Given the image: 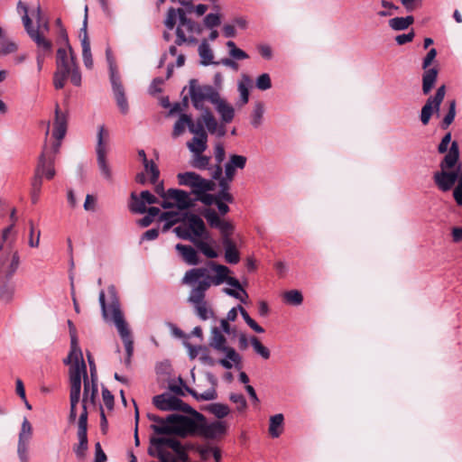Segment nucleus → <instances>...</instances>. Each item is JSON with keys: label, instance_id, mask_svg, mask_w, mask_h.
<instances>
[{"label": "nucleus", "instance_id": "obj_6", "mask_svg": "<svg viewBox=\"0 0 462 462\" xmlns=\"http://www.w3.org/2000/svg\"><path fill=\"white\" fill-rule=\"evenodd\" d=\"M147 418L154 423L151 425V429L157 435H175L185 438V426L182 418H187L185 415L177 413L170 414L166 418H162L158 415L148 413Z\"/></svg>", "mask_w": 462, "mask_h": 462}, {"label": "nucleus", "instance_id": "obj_8", "mask_svg": "<svg viewBox=\"0 0 462 462\" xmlns=\"http://www.w3.org/2000/svg\"><path fill=\"white\" fill-rule=\"evenodd\" d=\"M97 139L96 153L98 169L106 180H111L112 171L106 161L110 134L104 125L98 126Z\"/></svg>", "mask_w": 462, "mask_h": 462}, {"label": "nucleus", "instance_id": "obj_24", "mask_svg": "<svg viewBox=\"0 0 462 462\" xmlns=\"http://www.w3.org/2000/svg\"><path fill=\"white\" fill-rule=\"evenodd\" d=\"M167 199H173L180 210L188 209L194 205V200L189 197V193L182 189H169L167 190Z\"/></svg>", "mask_w": 462, "mask_h": 462}, {"label": "nucleus", "instance_id": "obj_12", "mask_svg": "<svg viewBox=\"0 0 462 462\" xmlns=\"http://www.w3.org/2000/svg\"><path fill=\"white\" fill-rule=\"evenodd\" d=\"M77 437L79 443L73 447V451L79 461L86 457V453L88 448V413L84 411H81L78 421Z\"/></svg>", "mask_w": 462, "mask_h": 462}, {"label": "nucleus", "instance_id": "obj_21", "mask_svg": "<svg viewBox=\"0 0 462 462\" xmlns=\"http://www.w3.org/2000/svg\"><path fill=\"white\" fill-rule=\"evenodd\" d=\"M181 403V400L170 393H163L152 398V404L163 411H176Z\"/></svg>", "mask_w": 462, "mask_h": 462}, {"label": "nucleus", "instance_id": "obj_9", "mask_svg": "<svg viewBox=\"0 0 462 462\" xmlns=\"http://www.w3.org/2000/svg\"><path fill=\"white\" fill-rule=\"evenodd\" d=\"M189 96L193 106L197 110L203 111L206 107L203 102L209 101L211 104L217 101L219 96L218 91L210 85H198L196 79L189 80Z\"/></svg>", "mask_w": 462, "mask_h": 462}, {"label": "nucleus", "instance_id": "obj_23", "mask_svg": "<svg viewBox=\"0 0 462 462\" xmlns=\"http://www.w3.org/2000/svg\"><path fill=\"white\" fill-rule=\"evenodd\" d=\"M177 19H179V26L181 28L182 26L186 27L190 18H188L186 15V12L182 8H173L170 7L167 12L166 19L164 20V25L168 30H172L176 24Z\"/></svg>", "mask_w": 462, "mask_h": 462}, {"label": "nucleus", "instance_id": "obj_18", "mask_svg": "<svg viewBox=\"0 0 462 462\" xmlns=\"http://www.w3.org/2000/svg\"><path fill=\"white\" fill-rule=\"evenodd\" d=\"M81 393V382L79 379L78 370L71 376V383H70V393H69V402H70V409L69 414V422L74 423L77 419V405L80 400Z\"/></svg>", "mask_w": 462, "mask_h": 462}, {"label": "nucleus", "instance_id": "obj_60", "mask_svg": "<svg viewBox=\"0 0 462 462\" xmlns=\"http://www.w3.org/2000/svg\"><path fill=\"white\" fill-rule=\"evenodd\" d=\"M195 195L197 196V200L200 201L202 204H204L207 207L212 206L217 203L216 193L211 194L208 192H205V193H198Z\"/></svg>", "mask_w": 462, "mask_h": 462}, {"label": "nucleus", "instance_id": "obj_56", "mask_svg": "<svg viewBox=\"0 0 462 462\" xmlns=\"http://www.w3.org/2000/svg\"><path fill=\"white\" fill-rule=\"evenodd\" d=\"M455 116H456V101L452 100V101L449 102L448 112L444 116V118L442 120L441 127L443 129L448 128L452 124V122L454 121Z\"/></svg>", "mask_w": 462, "mask_h": 462}, {"label": "nucleus", "instance_id": "obj_34", "mask_svg": "<svg viewBox=\"0 0 462 462\" xmlns=\"http://www.w3.org/2000/svg\"><path fill=\"white\" fill-rule=\"evenodd\" d=\"M69 358H71L74 362V365L69 368V382L71 383V372L76 366H79L84 362L83 355L80 347L79 346L78 341H70V351L69 354Z\"/></svg>", "mask_w": 462, "mask_h": 462}, {"label": "nucleus", "instance_id": "obj_52", "mask_svg": "<svg viewBox=\"0 0 462 462\" xmlns=\"http://www.w3.org/2000/svg\"><path fill=\"white\" fill-rule=\"evenodd\" d=\"M143 167L146 172L151 173L150 181L152 184H155L160 177V171L153 161H147L143 162Z\"/></svg>", "mask_w": 462, "mask_h": 462}, {"label": "nucleus", "instance_id": "obj_53", "mask_svg": "<svg viewBox=\"0 0 462 462\" xmlns=\"http://www.w3.org/2000/svg\"><path fill=\"white\" fill-rule=\"evenodd\" d=\"M19 265V255L18 253L15 252L13 254L12 261L6 269H4V263H1L0 269L2 268L3 273L5 274V277L12 278L14 273L16 272Z\"/></svg>", "mask_w": 462, "mask_h": 462}, {"label": "nucleus", "instance_id": "obj_3", "mask_svg": "<svg viewBox=\"0 0 462 462\" xmlns=\"http://www.w3.org/2000/svg\"><path fill=\"white\" fill-rule=\"evenodd\" d=\"M148 454L161 462H188L186 448L176 439L169 437H151Z\"/></svg>", "mask_w": 462, "mask_h": 462}, {"label": "nucleus", "instance_id": "obj_39", "mask_svg": "<svg viewBox=\"0 0 462 462\" xmlns=\"http://www.w3.org/2000/svg\"><path fill=\"white\" fill-rule=\"evenodd\" d=\"M414 22V18L411 15L406 17H394L389 20L390 27L394 31H402L407 29Z\"/></svg>", "mask_w": 462, "mask_h": 462}, {"label": "nucleus", "instance_id": "obj_29", "mask_svg": "<svg viewBox=\"0 0 462 462\" xmlns=\"http://www.w3.org/2000/svg\"><path fill=\"white\" fill-rule=\"evenodd\" d=\"M459 159V147L457 141L451 143L448 153L444 156L439 166L441 170L452 169L456 166Z\"/></svg>", "mask_w": 462, "mask_h": 462}, {"label": "nucleus", "instance_id": "obj_17", "mask_svg": "<svg viewBox=\"0 0 462 462\" xmlns=\"http://www.w3.org/2000/svg\"><path fill=\"white\" fill-rule=\"evenodd\" d=\"M446 93L444 85L440 86L433 97H430L425 105L421 108L420 121L426 125L429 124L430 119L433 114V110L439 111L440 104L442 103Z\"/></svg>", "mask_w": 462, "mask_h": 462}, {"label": "nucleus", "instance_id": "obj_44", "mask_svg": "<svg viewBox=\"0 0 462 462\" xmlns=\"http://www.w3.org/2000/svg\"><path fill=\"white\" fill-rule=\"evenodd\" d=\"M204 121L202 119V115L197 118L196 121H193L191 118V116H189V131L195 134L196 136H208V134L204 128Z\"/></svg>", "mask_w": 462, "mask_h": 462}, {"label": "nucleus", "instance_id": "obj_19", "mask_svg": "<svg viewBox=\"0 0 462 462\" xmlns=\"http://www.w3.org/2000/svg\"><path fill=\"white\" fill-rule=\"evenodd\" d=\"M79 38L82 47V59L84 65L87 69H90L93 68V59L90 49V42L88 35V6H85V16L83 20L82 27L79 31Z\"/></svg>", "mask_w": 462, "mask_h": 462}, {"label": "nucleus", "instance_id": "obj_64", "mask_svg": "<svg viewBox=\"0 0 462 462\" xmlns=\"http://www.w3.org/2000/svg\"><path fill=\"white\" fill-rule=\"evenodd\" d=\"M229 400L237 405L238 411H243L246 408V400L242 393H231Z\"/></svg>", "mask_w": 462, "mask_h": 462}, {"label": "nucleus", "instance_id": "obj_51", "mask_svg": "<svg viewBox=\"0 0 462 462\" xmlns=\"http://www.w3.org/2000/svg\"><path fill=\"white\" fill-rule=\"evenodd\" d=\"M178 406H179V408L176 411H183V412H186V413L191 415V417H189L190 419H192L196 421L204 420V415L202 413L194 410L189 404L185 403L182 400H181V403H180V405H178Z\"/></svg>", "mask_w": 462, "mask_h": 462}, {"label": "nucleus", "instance_id": "obj_27", "mask_svg": "<svg viewBox=\"0 0 462 462\" xmlns=\"http://www.w3.org/2000/svg\"><path fill=\"white\" fill-rule=\"evenodd\" d=\"M68 116L60 112L59 106L56 105L54 128L52 135L57 140H62L67 132Z\"/></svg>", "mask_w": 462, "mask_h": 462}, {"label": "nucleus", "instance_id": "obj_20", "mask_svg": "<svg viewBox=\"0 0 462 462\" xmlns=\"http://www.w3.org/2000/svg\"><path fill=\"white\" fill-rule=\"evenodd\" d=\"M17 9L18 11L22 10L23 12V15L22 17L23 23L24 26V29L30 38L35 42V44H39L40 46L45 48V50L49 49V43L45 42L39 34L38 31H34V27L32 26V23L31 18L28 15V7L27 5L23 3L22 1H19L17 4Z\"/></svg>", "mask_w": 462, "mask_h": 462}, {"label": "nucleus", "instance_id": "obj_16", "mask_svg": "<svg viewBox=\"0 0 462 462\" xmlns=\"http://www.w3.org/2000/svg\"><path fill=\"white\" fill-rule=\"evenodd\" d=\"M201 215L205 217L210 227L219 230L221 236H231L233 234L234 226L232 223L221 219L215 209L206 208L201 211Z\"/></svg>", "mask_w": 462, "mask_h": 462}, {"label": "nucleus", "instance_id": "obj_1", "mask_svg": "<svg viewBox=\"0 0 462 462\" xmlns=\"http://www.w3.org/2000/svg\"><path fill=\"white\" fill-rule=\"evenodd\" d=\"M108 303L106 302V294L104 291L99 292V303L104 319L108 320V310L112 313V319L119 333V336L125 345L126 356L132 357L134 354V339L131 330L125 321L120 307L119 298L116 289L114 285L107 288Z\"/></svg>", "mask_w": 462, "mask_h": 462}, {"label": "nucleus", "instance_id": "obj_41", "mask_svg": "<svg viewBox=\"0 0 462 462\" xmlns=\"http://www.w3.org/2000/svg\"><path fill=\"white\" fill-rule=\"evenodd\" d=\"M34 31H38L39 32V34L40 36L49 43V49L48 50H45V48L40 46L39 44H36L37 45V48L38 49H41L42 51L43 52V54H51V51H52V43L50 40L46 39L45 36H44V33L45 32H48L50 31V24H49V20L46 19L44 20L43 22H42L41 23L37 24V27L34 28Z\"/></svg>", "mask_w": 462, "mask_h": 462}, {"label": "nucleus", "instance_id": "obj_33", "mask_svg": "<svg viewBox=\"0 0 462 462\" xmlns=\"http://www.w3.org/2000/svg\"><path fill=\"white\" fill-rule=\"evenodd\" d=\"M438 69L435 68L426 69L422 76V91L424 95L429 94L437 80Z\"/></svg>", "mask_w": 462, "mask_h": 462}, {"label": "nucleus", "instance_id": "obj_15", "mask_svg": "<svg viewBox=\"0 0 462 462\" xmlns=\"http://www.w3.org/2000/svg\"><path fill=\"white\" fill-rule=\"evenodd\" d=\"M226 338L222 335L221 331L217 328H212V337L210 339V346L214 349L223 352L226 354V357L234 362V364L237 365L241 362V356L236 351L226 346Z\"/></svg>", "mask_w": 462, "mask_h": 462}, {"label": "nucleus", "instance_id": "obj_50", "mask_svg": "<svg viewBox=\"0 0 462 462\" xmlns=\"http://www.w3.org/2000/svg\"><path fill=\"white\" fill-rule=\"evenodd\" d=\"M238 310L243 317L245 322L256 333H263L264 329L258 325L247 313V311L241 306L238 305Z\"/></svg>", "mask_w": 462, "mask_h": 462}, {"label": "nucleus", "instance_id": "obj_35", "mask_svg": "<svg viewBox=\"0 0 462 462\" xmlns=\"http://www.w3.org/2000/svg\"><path fill=\"white\" fill-rule=\"evenodd\" d=\"M284 417L282 413L270 418L269 433L273 438H278L282 431Z\"/></svg>", "mask_w": 462, "mask_h": 462}, {"label": "nucleus", "instance_id": "obj_10", "mask_svg": "<svg viewBox=\"0 0 462 462\" xmlns=\"http://www.w3.org/2000/svg\"><path fill=\"white\" fill-rule=\"evenodd\" d=\"M177 178L179 184L191 188L193 194L213 191L216 189L214 180L204 179L194 171L180 172Z\"/></svg>", "mask_w": 462, "mask_h": 462}, {"label": "nucleus", "instance_id": "obj_5", "mask_svg": "<svg viewBox=\"0 0 462 462\" xmlns=\"http://www.w3.org/2000/svg\"><path fill=\"white\" fill-rule=\"evenodd\" d=\"M185 426V437L188 435H199L205 439H214L224 436L227 430V425L225 421L215 420L208 423L206 417L204 420L196 421L189 417L182 418Z\"/></svg>", "mask_w": 462, "mask_h": 462}, {"label": "nucleus", "instance_id": "obj_55", "mask_svg": "<svg viewBox=\"0 0 462 462\" xmlns=\"http://www.w3.org/2000/svg\"><path fill=\"white\" fill-rule=\"evenodd\" d=\"M251 344L254 351L260 355L263 358L268 359L270 357V351L265 347L256 337H251Z\"/></svg>", "mask_w": 462, "mask_h": 462}, {"label": "nucleus", "instance_id": "obj_14", "mask_svg": "<svg viewBox=\"0 0 462 462\" xmlns=\"http://www.w3.org/2000/svg\"><path fill=\"white\" fill-rule=\"evenodd\" d=\"M79 372V379L80 381H84V392H83V398H82V411H86L88 413V408L87 404L88 402H90L92 404L95 403L96 396L97 394L98 389H97V383H91V389L89 387V381H88V375L87 373V366L85 363H82L81 365L76 366L73 371L71 372V376L74 374V373L77 371Z\"/></svg>", "mask_w": 462, "mask_h": 462}, {"label": "nucleus", "instance_id": "obj_25", "mask_svg": "<svg viewBox=\"0 0 462 462\" xmlns=\"http://www.w3.org/2000/svg\"><path fill=\"white\" fill-rule=\"evenodd\" d=\"M12 278L5 277L0 269V302L5 304L10 303L14 296L15 284L11 281Z\"/></svg>", "mask_w": 462, "mask_h": 462}, {"label": "nucleus", "instance_id": "obj_43", "mask_svg": "<svg viewBox=\"0 0 462 462\" xmlns=\"http://www.w3.org/2000/svg\"><path fill=\"white\" fill-rule=\"evenodd\" d=\"M130 198L131 202L129 204V208L133 213L143 214L146 212L147 208L141 194L137 196L134 192H132Z\"/></svg>", "mask_w": 462, "mask_h": 462}, {"label": "nucleus", "instance_id": "obj_40", "mask_svg": "<svg viewBox=\"0 0 462 462\" xmlns=\"http://www.w3.org/2000/svg\"><path fill=\"white\" fill-rule=\"evenodd\" d=\"M457 185L453 190V197L457 206H462V163H459L455 171Z\"/></svg>", "mask_w": 462, "mask_h": 462}, {"label": "nucleus", "instance_id": "obj_46", "mask_svg": "<svg viewBox=\"0 0 462 462\" xmlns=\"http://www.w3.org/2000/svg\"><path fill=\"white\" fill-rule=\"evenodd\" d=\"M264 113V106L262 102L255 103L251 116V125L254 128H258L262 125L263 116Z\"/></svg>", "mask_w": 462, "mask_h": 462}, {"label": "nucleus", "instance_id": "obj_54", "mask_svg": "<svg viewBox=\"0 0 462 462\" xmlns=\"http://www.w3.org/2000/svg\"><path fill=\"white\" fill-rule=\"evenodd\" d=\"M246 161L247 159L244 155L232 154L229 157V161L226 164L231 165L234 170H243L245 167Z\"/></svg>", "mask_w": 462, "mask_h": 462}, {"label": "nucleus", "instance_id": "obj_58", "mask_svg": "<svg viewBox=\"0 0 462 462\" xmlns=\"http://www.w3.org/2000/svg\"><path fill=\"white\" fill-rule=\"evenodd\" d=\"M185 42L196 43L197 42V39L192 37V36L186 37L183 30L180 26H178L176 28L175 44L178 45V46H180V45H182Z\"/></svg>", "mask_w": 462, "mask_h": 462}, {"label": "nucleus", "instance_id": "obj_31", "mask_svg": "<svg viewBox=\"0 0 462 462\" xmlns=\"http://www.w3.org/2000/svg\"><path fill=\"white\" fill-rule=\"evenodd\" d=\"M186 218L189 224L188 228L193 237L196 238L197 236H201L202 232H204V228L206 227L202 218L193 213L187 214Z\"/></svg>", "mask_w": 462, "mask_h": 462}, {"label": "nucleus", "instance_id": "obj_36", "mask_svg": "<svg viewBox=\"0 0 462 462\" xmlns=\"http://www.w3.org/2000/svg\"><path fill=\"white\" fill-rule=\"evenodd\" d=\"M199 54L201 58V64L203 66H208L209 64H215L216 62L213 61V51L210 49L208 43L206 40H203L199 46Z\"/></svg>", "mask_w": 462, "mask_h": 462}, {"label": "nucleus", "instance_id": "obj_38", "mask_svg": "<svg viewBox=\"0 0 462 462\" xmlns=\"http://www.w3.org/2000/svg\"><path fill=\"white\" fill-rule=\"evenodd\" d=\"M210 159L209 156L203 153H193L189 164L199 171L207 170L210 165Z\"/></svg>", "mask_w": 462, "mask_h": 462}, {"label": "nucleus", "instance_id": "obj_57", "mask_svg": "<svg viewBox=\"0 0 462 462\" xmlns=\"http://www.w3.org/2000/svg\"><path fill=\"white\" fill-rule=\"evenodd\" d=\"M204 25L208 29L217 27L221 23L220 15L218 14H208L203 20Z\"/></svg>", "mask_w": 462, "mask_h": 462}, {"label": "nucleus", "instance_id": "obj_62", "mask_svg": "<svg viewBox=\"0 0 462 462\" xmlns=\"http://www.w3.org/2000/svg\"><path fill=\"white\" fill-rule=\"evenodd\" d=\"M69 75V73L62 72L61 70H56L53 77V84L56 89L63 88Z\"/></svg>", "mask_w": 462, "mask_h": 462}, {"label": "nucleus", "instance_id": "obj_30", "mask_svg": "<svg viewBox=\"0 0 462 462\" xmlns=\"http://www.w3.org/2000/svg\"><path fill=\"white\" fill-rule=\"evenodd\" d=\"M175 248L181 255L183 261L188 264L197 265L199 263L200 261L198 253L191 245L177 244Z\"/></svg>", "mask_w": 462, "mask_h": 462}, {"label": "nucleus", "instance_id": "obj_11", "mask_svg": "<svg viewBox=\"0 0 462 462\" xmlns=\"http://www.w3.org/2000/svg\"><path fill=\"white\" fill-rule=\"evenodd\" d=\"M107 60L109 62V76L110 82L112 86V90L116 101V105L120 109L121 113L126 115L129 111L128 101L125 97V88L121 81L120 75L116 69V67L114 65L113 61L109 57V51H106Z\"/></svg>", "mask_w": 462, "mask_h": 462}, {"label": "nucleus", "instance_id": "obj_47", "mask_svg": "<svg viewBox=\"0 0 462 462\" xmlns=\"http://www.w3.org/2000/svg\"><path fill=\"white\" fill-rule=\"evenodd\" d=\"M189 115L181 114L173 125L172 136L175 138L180 136L185 131V126L189 127Z\"/></svg>", "mask_w": 462, "mask_h": 462}, {"label": "nucleus", "instance_id": "obj_2", "mask_svg": "<svg viewBox=\"0 0 462 462\" xmlns=\"http://www.w3.org/2000/svg\"><path fill=\"white\" fill-rule=\"evenodd\" d=\"M181 283L190 288L187 301L194 307L197 316L202 320L213 317L214 312L208 308V303L205 300L206 292L209 289L208 283L202 282L191 269L185 273Z\"/></svg>", "mask_w": 462, "mask_h": 462}, {"label": "nucleus", "instance_id": "obj_37", "mask_svg": "<svg viewBox=\"0 0 462 462\" xmlns=\"http://www.w3.org/2000/svg\"><path fill=\"white\" fill-rule=\"evenodd\" d=\"M208 136H194L190 142L187 143L189 150L192 153H203L207 149Z\"/></svg>", "mask_w": 462, "mask_h": 462}, {"label": "nucleus", "instance_id": "obj_63", "mask_svg": "<svg viewBox=\"0 0 462 462\" xmlns=\"http://www.w3.org/2000/svg\"><path fill=\"white\" fill-rule=\"evenodd\" d=\"M174 233L177 235L178 237L190 241L194 244V241L197 239L193 237V236L190 234L189 229L188 226H176L174 228Z\"/></svg>", "mask_w": 462, "mask_h": 462}, {"label": "nucleus", "instance_id": "obj_26", "mask_svg": "<svg viewBox=\"0 0 462 462\" xmlns=\"http://www.w3.org/2000/svg\"><path fill=\"white\" fill-rule=\"evenodd\" d=\"M433 180L441 191H448L457 181V175L453 171L441 170L434 173Z\"/></svg>", "mask_w": 462, "mask_h": 462}, {"label": "nucleus", "instance_id": "obj_42", "mask_svg": "<svg viewBox=\"0 0 462 462\" xmlns=\"http://www.w3.org/2000/svg\"><path fill=\"white\" fill-rule=\"evenodd\" d=\"M202 119L208 133L211 134H215L216 132L217 131L218 123L209 108H205L202 111Z\"/></svg>", "mask_w": 462, "mask_h": 462}, {"label": "nucleus", "instance_id": "obj_22", "mask_svg": "<svg viewBox=\"0 0 462 462\" xmlns=\"http://www.w3.org/2000/svg\"><path fill=\"white\" fill-rule=\"evenodd\" d=\"M69 57L65 48H59L57 51L56 65L57 70L69 73L70 69L77 65L76 56L72 47L69 49Z\"/></svg>", "mask_w": 462, "mask_h": 462}, {"label": "nucleus", "instance_id": "obj_7", "mask_svg": "<svg viewBox=\"0 0 462 462\" xmlns=\"http://www.w3.org/2000/svg\"><path fill=\"white\" fill-rule=\"evenodd\" d=\"M43 176L48 180H51L55 176L53 156L49 154L46 151L39 157L35 174L32 180L31 199L32 204H36L39 200Z\"/></svg>", "mask_w": 462, "mask_h": 462}, {"label": "nucleus", "instance_id": "obj_48", "mask_svg": "<svg viewBox=\"0 0 462 462\" xmlns=\"http://www.w3.org/2000/svg\"><path fill=\"white\" fill-rule=\"evenodd\" d=\"M194 245L208 258L214 259L218 256V254L217 253V251H215L210 246V244L206 241L196 240V241H194Z\"/></svg>", "mask_w": 462, "mask_h": 462}, {"label": "nucleus", "instance_id": "obj_13", "mask_svg": "<svg viewBox=\"0 0 462 462\" xmlns=\"http://www.w3.org/2000/svg\"><path fill=\"white\" fill-rule=\"evenodd\" d=\"M32 438V426L27 418H23L18 435L17 455L21 462L29 461V444Z\"/></svg>", "mask_w": 462, "mask_h": 462}, {"label": "nucleus", "instance_id": "obj_28", "mask_svg": "<svg viewBox=\"0 0 462 462\" xmlns=\"http://www.w3.org/2000/svg\"><path fill=\"white\" fill-rule=\"evenodd\" d=\"M213 105L220 116L222 123L229 124L233 121L235 117V109L225 99L221 98L220 95Z\"/></svg>", "mask_w": 462, "mask_h": 462}, {"label": "nucleus", "instance_id": "obj_49", "mask_svg": "<svg viewBox=\"0 0 462 462\" xmlns=\"http://www.w3.org/2000/svg\"><path fill=\"white\" fill-rule=\"evenodd\" d=\"M284 300L291 305L298 306L303 301L302 294L298 290H291L284 293Z\"/></svg>", "mask_w": 462, "mask_h": 462}, {"label": "nucleus", "instance_id": "obj_4", "mask_svg": "<svg viewBox=\"0 0 462 462\" xmlns=\"http://www.w3.org/2000/svg\"><path fill=\"white\" fill-rule=\"evenodd\" d=\"M202 282L208 283V288L211 286H218L226 282L231 287L241 291L244 296L248 297L247 292L242 287L240 282L229 276L230 269L223 264H219L214 261H209L203 267H196L191 269Z\"/></svg>", "mask_w": 462, "mask_h": 462}, {"label": "nucleus", "instance_id": "obj_45", "mask_svg": "<svg viewBox=\"0 0 462 462\" xmlns=\"http://www.w3.org/2000/svg\"><path fill=\"white\" fill-rule=\"evenodd\" d=\"M207 410L214 414L217 419H223L226 417L230 411L229 407L226 404L215 402L208 405Z\"/></svg>", "mask_w": 462, "mask_h": 462}, {"label": "nucleus", "instance_id": "obj_32", "mask_svg": "<svg viewBox=\"0 0 462 462\" xmlns=\"http://www.w3.org/2000/svg\"><path fill=\"white\" fill-rule=\"evenodd\" d=\"M179 382L184 385L185 391L189 393L197 401H213L217 399V394L214 388L208 389L202 393H197L194 389L185 384V382L181 377H179Z\"/></svg>", "mask_w": 462, "mask_h": 462}, {"label": "nucleus", "instance_id": "obj_61", "mask_svg": "<svg viewBox=\"0 0 462 462\" xmlns=\"http://www.w3.org/2000/svg\"><path fill=\"white\" fill-rule=\"evenodd\" d=\"M225 259L230 264H236L240 261L239 252L236 247L225 250Z\"/></svg>", "mask_w": 462, "mask_h": 462}, {"label": "nucleus", "instance_id": "obj_59", "mask_svg": "<svg viewBox=\"0 0 462 462\" xmlns=\"http://www.w3.org/2000/svg\"><path fill=\"white\" fill-rule=\"evenodd\" d=\"M256 88L260 90H267L272 88V81L268 73H263L256 79Z\"/></svg>", "mask_w": 462, "mask_h": 462}]
</instances>
